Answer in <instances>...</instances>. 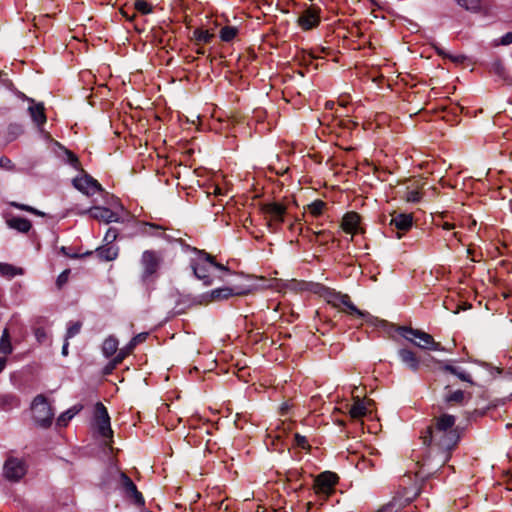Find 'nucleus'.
I'll list each match as a JSON object with an SVG mask.
<instances>
[{"label":"nucleus","instance_id":"nucleus-1","mask_svg":"<svg viewBox=\"0 0 512 512\" xmlns=\"http://www.w3.org/2000/svg\"><path fill=\"white\" fill-rule=\"evenodd\" d=\"M455 423V416L450 414L435 417L432 425L421 434L423 444L442 452L451 451L460 439Z\"/></svg>","mask_w":512,"mask_h":512},{"label":"nucleus","instance_id":"nucleus-2","mask_svg":"<svg viewBox=\"0 0 512 512\" xmlns=\"http://www.w3.org/2000/svg\"><path fill=\"white\" fill-rule=\"evenodd\" d=\"M197 251V257L191 261V267L195 277L203 282L204 285L209 286L213 283V277L210 273L211 269L215 268L223 272H229V269L214 261L213 256L205 251Z\"/></svg>","mask_w":512,"mask_h":512},{"label":"nucleus","instance_id":"nucleus-3","mask_svg":"<svg viewBox=\"0 0 512 512\" xmlns=\"http://www.w3.org/2000/svg\"><path fill=\"white\" fill-rule=\"evenodd\" d=\"M31 411L33 419L39 427L48 428L52 424L54 411L44 395L39 394L33 399Z\"/></svg>","mask_w":512,"mask_h":512},{"label":"nucleus","instance_id":"nucleus-4","mask_svg":"<svg viewBox=\"0 0 512 512\" xmlns=\"http://www.w3.org/2000/svg\"><path fill=\"white\" fill-rule=\"evenodd\" d=\"M399 333L406 340L412 342L414 345L421 349H428L434 351L442 350L441 344L439 342H436L430 334L422 330L413 329L409 327H400Z\"/></svg>","mask_w":512,"mask_h":512},{"label":"nucleus","instance_id":"nucleus-5","mask_svg":"<svg viewBox=\"0 0 512 512\" xmlns=\"http://www.w3.org/2000/svg\"><path fill=\"white\" fill-rule=\"evenodd\" d=\"M265 218L268 220V228L271 232H277L285 220L287 207L279 202H270L262 206Z\"/></svg>","mask_w":512,"mask_h":512},{"label":"nucleus","instance_id":"nucleus-6","mask_svg":"<svg viewBox=\"0 0 512 512\" xmlns=\"http://www.w3.org/2000/svg\"><path fill=\"white\" fill-rule=\"evenodd\" d=\"M338 477L335 473L326 471L319 474L314 482L315 493L324 498L328 497L334 492V487L337 484Z\"/></svg>","mask_w":512,"mask_h":512},{"label":"nucleus","instance_id":"nucleus-7","mask_svg":"<svg viewBox=\"0 0 512 512\" xmlns=\"http://www.w3.org/2000/svg\"><path fill=\"white\" fill-rule=\"evenodd\" d=\"M142 279L147 280L158 271L161 264V256L153 250H146L142 253L141 260Z\"/></svg>","mask_w":512,"mask_h":512},{"label":"nucleus","instance_id":"nucleus-8","mask_svg":"<svg viewBox=\"0 0 512 512\" xmlns=\"http://www.w3.org/2000/svg\"><path fill=\"white\" fill-rule=\"evenodd\" d=\"M26 473L25 463L14 457H10L4 464V476L10 481L20 480Z\"/></svg>","mask_w":512,"mask_h":512},{"label":"nucleus","instance_id":"nucleus-9","mask_svg":"<svg viewBox=\"0 0 512 512\" xmlns=\"http://www.w3.org/2000/svg\"><path fill=\"white\" fill-rule=\"evenodd\" d=\"M96 422L99 434L104 438H111L113 431L110 425V417L106 407L100 402L96 404Z\"/></svg>","mask_w":512,"mask_h":512},{"label":"nucleus","instance_id":"nucleus-10","mask_svg":"<svg viewBox=\"0 0 512 512\" xmlns=\"http://www.w3.org/2000/svg\"><path fill=\"white\" fill-rule=\"evenodd\" d=\"M320 22V8L311 5L305 9L302 14L298 17V25L303 30H310L318 26Z\"/></svg>","mask_w":512,"mask_h":512},{"label":"nucleus","instance_id":"nucleus-11","mask_svg":"<svg viewBox=\"0 0 512 512\" xmlns=\"http://www.w3.org/2000/svg\"><path fill=\"white\" fill-rule=\"evenodd\" d=\"M413 224V217L411 214H394L390 220L391 228H395L397 230L396 237L400 239L402 237V233L408 231Z\"/></svg>","mask_w":512,"mask_h":512},{"label":"nucleus","instance_id":"nucleus-12","mask_svg":"<svg viewBox=\"0 0 512 512\" xmlns=\"http://www.w3.org/2000/svg\"><path fill=\"white\" fill-rule=\"evenodd\" d=\"M73 184L76 189L87 195H93L96 192L101 191L100 184L95 179L88 175L75 178L73 180Z\"/></svg>","mask_w":512,"mask_h":512},{"label":"nucleus","instance_id":"nucleus-13","mask_svg":"<svg viewBox=\"0 0 512 512\" xmlns=\"http://www.w3.org/2000/svg\"><path fill=\"white\" fill-rule=\"evenodd\" d=\"M87 212L90 213L92 218L99 220V221H103L105 223L119 221V216L115 212H113L112 210H110L109 208H106V207H99V206L93 207L87 211H83L82 214H85Z\"/></svg>","mask_w":512,"mask_h":512},{"label":"nucleus","instance_id":"nucleus-14","mask_svg":"<svg viewBox=\"0 0 512 512\" xmlns=\"http://www.w3.org/2000/svg\"><path fill=\"white\" fill-rule=\"evenodd\" d=\"M121 482L126 496L133 499L137 505H144L145 501L142 494L137 490L133 481L124 473L121 474Z\"/></svg>","mask_w":512,"mask_h":512},{"label":"nucleus","instance_id":"nucleus-15","mask_svg":"<svg viewBox=\"0 0 512 512\" xmlns=\"http://www.w3.org/2000/svg\"><path fill=\"white\" fill-rule=\"evenodd\" d=\"M341 228L352 237L360 231V216L356 212L346 213L341 222Z\"/></svg>","mask_w":512,"mask_h":512},{"label":"nucleus","instance_id":"nucleus-16","mask_svg":"<svg viewBox=\"0 0 512 512\" xmlns=\"http://www.w3.org/2000/svg\"><path fill=\"white\" fill-rule=\"evenodd\" d=\"M398 356L410 370L415 372L419 369L420 360L413 351L402 348L398 351Z\"/></svg>","mask_w":512,"mask_h":512},{"label":"nucleus","instance_id":"nucleus-17","mask_svg":"<svg viewBox=\"0 0 512 512\" xmlns=\"http://www.w3.org/2000/svg\"><path fill=\"white\" fill-rule=\"evenodd\" d=\"M96 253L101 260L113 261L118 256L119 248L116 245L104 244L97 248Z\"/></svg>","mask_w":512,"mask_h":512},{"label":"nucleus","instance_id":"nucleus-18","mask_svg":"<svg viewBox=\"0 0 512 512\" xmlns=\"http://www.w3.org/2000/svg\"><path fill=\"white\" fill-rule=\"evenodd\" d=\"M238 294L239 293H234V291L229 287H223L212 290L209 294H206L204 297L207 298V302H211L228 299L229 297Z\"/></svg>","mask_w":512,"mask_h":512},{"label":"nucleus","instance_id":"nucleus-19","mask_svg":"<svg viewBox=\"0 0 512 512\" xmlns=\"http://www.w3.org/2000/svg\"><path fill=\"white\" fill-rule=\"evenodd\" d=\"M7 224L10 228L15 229L21 233H27L32 227L31 222L28 219L22 217H13L7 220Z\"/></svg>","mask_w":512,"mask_h":512},{"label":"nucleus","instance_id":"nucleus-20","mask_svg":"<svg viewBox=\"0 0 512 512\" xmlns=\"http://www.w3.org/2000/svg\"><path fill=\"white\" fill-rule=\"evenodd\" d=\"M349 414L353 419H359L367 414V407L359 396L354 398V403L350 407Z\"/></svg>","mask_w":512,"mask_h":512},{"label":"nucleus","instance_id":"nucleus-21","mask_svg":"<svg viewBox=\"0 0 512 512\" xmlns=\"http://www.w3.org/2000/svg\"><path fill=\"white\" fill-rule=\"evenodd\" d=\"M30 115L33 119V121L38 125L41 126L46 122V115L44 111L43 104H36L29 107Z\"/></svg>","mask_w":512,"mask_h":512},{"label":"nucleus","instance_id":"nucleus-22","mask_svg":"<svg viewBox=\"0 0 512 512\" xmlns=\"http://www.w3.org/2000/svg\"><path fill=\"white\" fill-rule=\"evenodd\" d=\"M349 295L336 291H328L326 294L327 302L335 308L341 309Z\"/></svg>","mask_w":512,"mask_h":512},{"label":"nucleus","instance_id":"nucleus-23","mask_svg":"<svg viewBox=\"0 0 512 512\" xmlns=\"http://www.w3.org/2000/svg\"><path fill=\"white\" fill-rule=\"evenodd\" d=\"M343 308H341V310L345 313H348L350 315H353V316H356L358 318H366L369 316V313L365 312V311H361L359 310L354 304L353 302L351 301V298L350 296L347 297V299L345 300L343 306Z\"/></svg>","mask_w":512,"mask_h":512},{"label":"nucleus","instance_id":"nucleus-24","mask_svg":"<svg viewBox=\"0 0 512 512\" xmlns=\"http://www.w3.org/2000/svg\"><path fill=\"white\" fill-rule=\"evenodd\" d=\"M117 350H118V340L115 337L109 336L108 338H106L104 340L103 345H102V352L105 357L109 358V357L113 356L114 354H116Z\"/></svg>","mask_w":512,"mask_h":512},{"label":"nucleus","instance_id":"nucleus-25","mask_svg":"<svg viewBox=\"0 0 512 512\" xmlns=\"http://www.w3.org/2000/svg\"><path fill=\"white\" fill-rule=\"evenodd\" d=\"M13 351L9 330L5 328L0 338V354L9 355Z\"/></svg>","mask_w":512,"mask_h":512},{"label":"nucleus","instance_id":"nucleus-26","mask_svg":"<svg viewBox=\"0 0 512 512\" xmlns=\"http://www.w3.org/2000/svg\"><path fill=\"white\" fill-rule=\"evenodd\" d=\"M135 349V347H130V342L115 355V357L111 360V369H115L117 365L122 363V361Z\"/></svg>","mask_w":512,"mask_h":512},{"label":"nucleus","instance_id":"nucleus-27","mask_svg":"<svg viewBox=\"0 0 512 512\" xmlns=\"http://www.w3.org/2000/svg\"><path fill=\"white\" fill-rule=\"evenodd\" d=\"M212 38L213 34L210 33L208 30L195 29L193 31V39L195 40L197 45L207 44L212 40Z\"/></svg>","mask_w":512,"mask_h":512},{"label":"nucleus","instance_id":"nucleus-28","mask_svg":"<svg viewBox=\"0 0 512 512\" xmlns=\"http://www.w3.org/2000/svg\"><path fill=\"white\" fill-rule=\"evenodd\" d=\"M22 273H23V271L21 268H17L11 264L0 262V274L2 276L12 278L16 275H21Z\"/></svg>","mask_w":512,"mask_h":512},{"label":"nucleus","instance_id":"nucleus-29","mask_svg":"<svg viewBox=\"0 0 512 512\" xmlns=\"http://www.w3.org/2000/svg\"><path fill=\"white\" fill-rule=\"evenodd\" d=\"M443 370L446 371V372H449L451 374L456 375L462 381L472 383L471 376L468 373H466L465 371H463L460 368H458V367H455V366L447 364V365H445L443 367Z\"/></svg>","mask_w":512,"mask_h":512},{"label":"nucleus","instance_id":"nucleus-30","mask_svg":"<svg viewBox=\"0 0 512 512\" xmlns=\"http://www.w3.org/2000/svg\"><path fill=\"white\" fill-rule=\"evenodd\" d=\"M456 3L462 8L471 11L477 12L481 7V0H455Z\"/></svg>","mask_w":512,"mask_h":512},{"label":"nucleus","instance_id":"nucleus-31","mask_svg":"<svg viewBox=\"0 0 512 512\" xmlns=\"http://www.w3.org/2000/svg\"><path fill=\"white\" fill-rule=\"evenodd\" d=\"M238 33V29L233 26H225L220 30V38L222 41L230 42Z\"/></svg>","mask_w":512,"mask_h":512},{"label":"nucleus","instance_id":"nucleus-32","mask_svg":"<svg viewBox=\"0 0 512 512\" xmlns=\"http://www.w3.org/2000/svg\"><path fill=\"white\" fill-rule=\"evenodd\" d=\"M57 146L59 147V150L63 153V155L66 157L65 161L72 165L73 167L77 168L79 165L78 157L71 152L70 150L66 149L64 146L57 143Z\"/></svg>","mask_w":512,"mask_h":512},{"label":"nucleus","instance_id":"nucleus-33","mask_svg":"<svg viewBox=\"0 0 512 512\" xmlns=\"http://www.w3.org/2000/svg\"><path fill=\"white\" fill-rule=\"evenodd\" d=\"M325 206L326 203L323 202L322 200H315L314 202L309 204L307 208L311 215H313L314 217H318L323 213Z\"/></svg>","mask_w":512,"mask_h":512},{"label":"nucleus","instance_id":"nucleus-34","mask_svg":"<svg viewBox=\"0 0 512 512\" xmlns=\"http://www.w3.org/2000/svg\"><path fill=\"white\" fill-rule=\"evenodd\" d=\"M134 9L143 15L153 12V6L146 0H136L134 2Z\"/></svg>","mask_w":512,"mask_h":512},{"label":"nucleus","instance_id":"nucleus-35","mask_svg":"<svg viewBox=\"0 0 512 512\" xmlns=\"http://www.w3.org/2000/svg\"><path fill=\"white\" fill-rule=\"evenodd\" d=\"M465 399V393L462 390H456L447 394L444 398L445 402L448 404L451 403H459L461 404Z\"/></svg>","mask_w":512,"mask_h":512},{"label":"nucleus","instance_id":"nucleus-36","mask_svg":"<svg viewBox=\"0 0 512 512\" xmlns=\"http://www.w3.org/2000/svg\"><path fill=\"white\" fill-rule=\"evenodd\" d=\"M490 72L499 77H505V67L500 60H494L490 65Z\"/></svg>","mask_w":512,"mask_h":512},{"label":"nucleus","instance_id":"nucleus-37","mask_svg":"<svg viewBox=\"0 0 512 512\" xmlns=\"http://www.w3.org/2000/svg\"><path fill=\"white\" fill-rule=\"evenodd\" d=\"M76 412H73L72 410H67L66 412L62 413L57 418V425L60 427L66 426L67 423L74 417Z\"/></svg>","mask_w":512,"mask_h":512},{"label":"nucleus","instance_id":"nucleus-38","mask_svg":"<svg viewBox=\"0 0 512 512\" xmlns=\"http://www.w3.org/2000/svg\"><path fill=\"white\" fill-rule=\"evenodd\" d=\"M81 327H82V323L79 321L70 323L67 328L66 339L72 338L75 335H77L80 332Z\"/></svg>","mask_w":512,"mask_h":512},{"label":"nucleus","instance_id":"nucleus-39","mask_svg":"<svg viewBox=\"0 0 512 512\" xmlns=\"http://www.w3.org/2000/svg\"><path fill=\"white\" fill-rule=\"evenodd\" d=\"M10 205L12 207H15L19 210H23V211H26V212H29V213H32V214H35V215H43L42 212L38 211L37 209L29 206V205H26V204H21V203H18V202H11Z\"/></svg>","mask_w":512,"mask_h":512},{"label":"nucleus","instance_id":"nucleus-40","mask_svg":"<svg viewBox=\"0 0 512 512\" xmlns=\"http://www.w3.org/2000/svg\"><path fill=\"white\" fill-rule=\"evenodd\" d=\"M405 199L408 202H419L421 199V193L418 189H408L405 194Z\"/></svg>","mask_w":512,"mask_h":512},{"label":"nucleus","instance_id":"nucleus-41","mask_svg":"<svg viewBox=\"0 0 512 512\" xmlns=\"http://www.w3.org/2000/svg\"><path fill=\"white\" fill-rule=\"evenodd\" d=\"M117 237H118L117 229L110 227L104 236V242H105V244L114 245L113 243L117 239Z\"/></svg>","mask_w":512,"mask_h":512},{"label":"nucleus","instance_id":"nucleus-42","mask_svg":"<svg viewBox=\"0 0 512 512\" xmlns=\"http://www.w3.org/2000/svg\"><path fill=\"white\" fill-rule=\"evenodd\" d=\"M147 336H148V333H146V332L137 334L130 340V347H136L138 344L144 342L146 340Z\"/></svg>","mask_w":512,"mask_h":512},{"label":"nucleus","instance_id":"nucleus-43","mask_svg":"<svg viewBox=\"0 0 512 512\" xmlns=\"http://www.w3.org/2000/svg\"><path fill=\"white\" fill-rule=\"evenodd\" d=\"M69 274L70 270L66 269L58 276L56 280V285L59 289L62 288L63 285L68 281Z\"/></svg>","mask_w":512,"mask_h":512},{"label":"nucleus","instance_id":"nucleus-44","mask_svg":"<svg viewBox=\"0 0 512 512\" xmlns=\"http://www.w3.org/2000/svg\"><path fill=\"white\" fill-rule=\"evenodd\" d=\"M0 167L3 168V169H6V170H13L14 169V164L12 163V161L8 157L2 156L0 158Z\"/></svg>","mask_w":512,"mask_h":512},{"label":"nucleus","instance_id":"nucleus-45","mask_svg":"<svg viewBox=\"0 0 512 512\" xmlns=\"http://www.w3.org/2000/svg\"><path fill=\"white\" fill-rule=\"evenodd\" d=\"M501 43L503 45H509L512 43V32H508L506 33L503 37H502V40H501Z\"/></svg>","mask_w":512,"mask_h":512},{"label":"nucleus","instance_id":"nucleus-46","mask_svg":"<svg viewBox=\"0 0 512 512\" xmlns=\"http://www.w3.org/2000/svg\"><path fill=\"white\" fill-rule=\"evenodd\" d=\"M394 506L395 505L393 503H389V504L383 506L377 512H394Z\"/></svg>","mask_w":512,"mask_h":512},{"label":"nucleus","instance_id":"nucleus-47","mask_svg":"<svg viewBox=\"0 0 512 512\" xmlns=\"http://www.w3.org/2000/svg\"><path fill=\"white\" fill-rule=\"evenodd\" d=\"M35 335L39 341H42V339L45 338V332L42 329H37Z\"/></svg>","mask_w":512,"mask_h":512},{"label":"nucleus","instance_id":"nucleus-48","mask_svg":"<svg viewBox=\"0 0 512 512\" xmlns=\"http://www.w3.org/2000/svg\"><path fill=\"white\" fill-rule=\"evenodd\" d=\"M442 228L444 230H452V229L455 228V225L452 224V223H449V222H445V223L442 224Z\"/></svg>","mask_w":512,"mask_h":512},{"label":"nucleus","instance_id":"nucleus-49","mask_svg":"<svg viewBox=\"0 0 512 512\" xmlns=\"http://www.w3.org/2000/svg\"><path fill=\"white\" fill-rule=\"evenodd\" d=\"M6 362L7 360L5 357H0V373L4 370Z\"/></svg>","mask_w":512,"mask_h":512},{"label":"nucleus","instance_id":"nucleus-50","mask_svg":"<svg viewBox=\"0 0 512 512\" xmlns=\"http://www.w3.org/2000/svg\"><path fill=\"white\" fill-rule=\"evenodd\" d=\"M68 346H69V343L68 341L66 340L63 347H62V354L64 356H67L68 355Z\"/></svg>","mask_w":512,"mask_h":512},{"label":"nucleus","instance_id":"nucleus-51","mask_svg":"<svg viewBox=\"0 0 512 512\" xmlns=\"http://www.w3.org/2000/svg\"><path fill=\"white\" fill-rule=\"evenodd\" d=\"M121 13H122V14H123V16H124V17H126V19H127V20H129V21H132V20H134V18H135V14H133V15L129 16V15H128V13H127V12H125V11H123V10L121 11Z\"/></svg>","mask_w":512,"mask_h":512},{"label":"nucleus","instance_id":"nucleus-52","mask_svg":"<svg viewBox=\"0 0 512 512\" xmlns=\"http://www.w3.org/2000/svg\"><path fill=\"white\" fill-rule=\"evenodd\" d=\"M315 236L317 237V239L319 237H324L326 235V232L325 231H318V232H314Z\"/></svg>","mask_w":512,"mask_h":512},{"label":"nucleus","instance_id":"nucleus-53","mask_svg":"<svg viewBox=\"0 0 512 512\" xmlns=\"http://www.w3.org/2000/svg\"><path fill=\"white\" fill-rule=\"evenodd\" d=\"M417 493H418V492H417V491H415V492L413 493V495H412V496L407 495V496L405 497V501H411V500H412V499L417 495Z\"/></svg>","mask_w":512,"mask_h":512},{"label":"nucleus","instance_id":"nucleus-54","mask_svg":"<svg viewBox=\"0 0 512 512\" xmlns=\"http://www.w3.org/2000/svg\"><path fill=\"white\" fill-rule=\"evenodd\" d=\"M450 58L455 61V62H458L460 60V57H453V56H450Z\"/></svg>","mask_w":512,"mask_h":512},{"label":"nucleus","instance_id":"nucleus-55","mask_svg":"<svg viewBox=\"0 0 512 512\" xmlns=\"http://www.w3.org/2000/svg\"><path fill=\"white\" fill-rule=\"evenodd\" d=\"M149 227H150V228H156V229H158V230H160V229H161L160 227H158V226H156V225H154V224H149Z\"/></svg>","mask_w":512,"mask_h":512},{"label":"nucleus","instance_id":"nucleus-56","mask_svg":"<svg viewBox=\"0 0 512 512\" xmlns=\"http://www.w3.org/2000/svg\"><path fill=\"white\" fill-rule=\"evenodd\" d=\"M113 369H111V362L106 366V371H112Z\"/></svg>","mask_w":512,"mask_h":512},{"label":"nucleus","instance_id":"nucleus-57","mask_svg":"<svg viewBox=\"0 0 512 512\" xmlns=\"http://www.w3.org/2000/svg\"><path fill=\"white\" fill-rule=\"evenodd\" d=\"M197 53H198V54H204V50H203L202 48H198V49H197Z\"/></svg>","mask_w":512,"mask_h":512},{"label":"nucleus","instance_id":"nucleus-58","mask_svg":"<svg viewBox=\"0 0 512 512\" xmlns=\"http://www.w3.org/2000/svg\"><path fill=\"white\" fill-rule=\"evenodd\" d=\"M61 252L64 253L65 255H67V252H66V248L65 247H61Z\"/></svg>","mask_w":512,"mask_h":512}]
</instances>
